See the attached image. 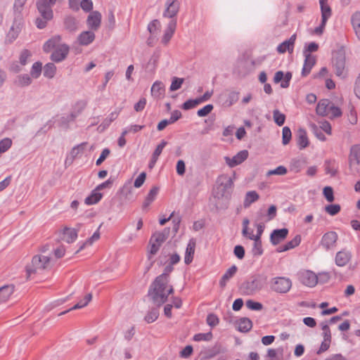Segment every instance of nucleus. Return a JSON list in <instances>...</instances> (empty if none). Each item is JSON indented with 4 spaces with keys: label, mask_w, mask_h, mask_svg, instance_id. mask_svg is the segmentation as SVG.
Wrapping results in <instances>:
<instances>
[{
    "label": "nucleus",
    "mask_w": 360,
    "mask_h": 360,
    "mask_svg": "<svg viewBox=\"0 0 360 360\" xmlns=\"http://www.w3.org/2000/svg\"><path fill=\"white\" fill-rule=\"evenodd\" d=\"M100 238V233L98 231H96L91 238H88L84 243H83L81 246L79 247V250L77 251V252L81 251L83 250L86 245H91L92 243L98 240Z\"/></svg>",
    "instance_id": "54"
},
{
    "label": "nucleus",
    "mask_w": 360,
    "mask_h": 360,
    "mask_svg": "<svg viewBox=\"0 0 360 360\" xmlns=\"http://www.w3.org/2000/svg\"><path fill=\"white\" fill-rule=\"evenodd\" d=\"M14 292L13 285H6L0 288V304L6 302Z\"/></svg>",
    "instance_id": "30"
},
{
    "label": "nucleus",
    "mask_w": 360,
    "mask_h": 360,
    "mask_svg": "<svg viewBox=\"0 0 360 360\" xmlns=\"http://www.w3.org/2000/svg\"><path fill=\"white\" fill-rule=\"evenodd\" d=\"M341 207L338 204H330L325 207V211L331 216H335L340 212Z\"/></svg>",
    "instance_id": "55"
},
{
    "label": "nucleus",
    "mask_w": 360,
    "mask_h": 360,
    "mask_svg": "<svg viewBox=\"0 0 360 360\" xmlns=\"http://www.w3.org/2000/svg\"><path fill=\"white\" fill-rule=\"evenodd\" d=\"M165 10L163 12L165 18H173L175 17L180 8V3L177 0H167L165 3Z\"/></svg>",
    "instance_id": "13"
},
{
    "label": "nucleus",
    "mask_w": 360,
    "mask_h": 360,
    "mask_svg": "<svg viewBox=\"0 0 360 360\" xmlns=\"http://www.w3.org/2000/svg\"><path fill=\"white\" fill-rule=\"evenodd\" d=\"M69 53V46L65 44L58 45L51 55V59L56 63L64 60Z\"/></svg>",
    "instance_id": "12"
},
{
    "label": "nucleus",
    "mask_w": 360,
    "mask_h": 360,
    "mask_svg": "<svg viewBox=\"0 0 360 360\" xmlns=\"http://www.w3.org/2000/svg\"><path fill=\"white\" fill-rule=\"evenodd\" d=\"M77 117V114H75V112H71L70 115L62 116L58 120V124L60 127L67 129L69 123L74 122Z\"/></svg>",
    "instance_id": "37"
},
{
    "label": "nucleus",
    "mask_w": 360,
    "mask_h": 360,
    "mask_svg": "<svg viewBox=\"0 0 360 360\" xmlns=\"http://www.w3.org/2000/svg\"><path fill=\"white\" fill-rule=\"evenodd\" d=\"M86 144H87L86 142H83L80 144L75 146V147H73L72 148L70 153V158L72 159V161L73 160H75L77 156H79V155L83 153Z\"/></svg>",
    "instance_id": "42"
},
{
    "label": "nucleus",
    "mask_w": 360,
    "mask_h": 360,
    "mask_svg": "<svg viewBox=\"0 0 360 360\" xmlns=\"http://www.w3.org/2000/svg\"><path fill=\"white\" fill-rule=\"evenodd\" d=\"M102 198V194L99 193L96 188L91 193L85 198V203L86 205H94L99 202Z\"/></svg>",
    "instance_id": "40"
},
{
    "label": "nucleus",
    "mask_w": 360,
    "mask_h": 360,
    "mask_svg": "<svg viewBox=\"0 0 360 360\" xmlns=\"http://www.w3.org/2000/svg\"><path fill=\"white\" fill-rule=\"evenodd\" d=\"M159 316V310L158 308H153L151 309L146 315L144 319L145 321L148 323H153L155 321Z\"/></svg>",
    "instance_id": "47"
},
{
    "label": "nucleus",
    "mask_w": 360,
    "mask_h": 360,
    "mask_svg": "<svg viewBox=\"0 0 360 360\" xmlns=\"http://www.w3.org/2000/svg\"><path fill=\"white\" fill-rule=\"evenodd\" d=\"M78 229H71L65 227L63 230L62 239L68 243H72L77 238Z\"/></svg>",
    "instance_id": "26"
},
{
    "label": "nucleus",
    "mask_w": 360,
    "mask_h": 360,
    "mask_svg": "<svg viewBox=\"0 0 360 360\" xmlns=\"http://www.w3.org/2000/svg\"><path fill=\"white\" fill-rule=\"evenodd\" d=\"M64 25L65 29L70 32H74L77 30L78 22L74 17L68 16L65 18Z\"/></svg>",
    "instance_id": "41"
},
{
    "label": "nucleus",
    "mask_w": 360,
    "mask_h": 360,
    "mask_svg": "<svg viewBox=\"0 0 360 360\" xmlns=\"http://www.w3.org/2000/svg\"><path fill=\"white\" fill-rule=\"evenodd\" d=\"M60 36H56L52 37L51 39H49L43 46V50L46 53L50 52L52 49H54V50L56 49V47L60 45L59 43L60 41Z\"/></svg>",
    "instance_id": "35"
},
{
    "label": "nucleus",
    "mask_w": 360,
    "mask_h": 360,
    "mask_svg": "<svg viewBox=\"0 0 360 360\" xmlns=\"http://www.w3.org/2000/svg\"><path fill=\"white\" fill-rule=\"evenodd\" d=\"M255 240L253 248H252V254L254 255H262L263 253V250L262 247V242L260 239L253 238Z\"/></svg>",
    "instance_id": "58"
},
{
    "label": "nucleus",
    "mask_w": 360,
    "mask_h": 360,
    "mask_svg": "<svg viewBox=\"0 0 360 360\" xmlns=\"http://www.w3.org/2000/svg\"><path fill=\"white\" fill-rule=\"evenodd\" d=\"M292 78V73L290 72H288L284 75L283 71H278L275 73L274 77V82L277 84L279 83L283 80V82L281 84V86L282 88H287L290 85V81Z\"/></svg>",
    "instance_id": "19"
},
{
    "label": "nucleus",
    "mask_w": 360,
    "mask_h": 360,
    "mask_svg": "<svg viewBox=\"0 0 360 360\" xmlns=\"http://www.w3.org/2000/svg\"><path fill=\"white\" fill-rule=\"evenodd\" d=\"M169 233V229H165L162 231H156L151 236L152 242L156 243L160 245L167 239Z\"/></svg>",
    "instance_id": "29"
},
{
    "label": "nucleus",
    "mask_w": 360,
    "mask_h": 360,
    "mask_svg": "<svg viewBox=\"0 0 360 360\" xmlns=\"http://www.w3.org/2000/svg\"><path fill=\"white\" fill-rule=\"evenodd\" d=\"M101 14L97 11H91L87 17L86 24L91 30L96 31L101 23Z\"/></svg>",
    "instance_id": "15"
},
{
    "label": "nucleus",
    "mask_w": 360,
    "mask_h": 360,
    "mask_svg": "<svg viewBox=\"0 0 360 360\" xmlns=\"http://www.w3.org/2000/svg\"><path fill=\"white\" fill-rule=\"evenodd\" d=\"M165 94L164 85L161 82L156 81L151 87V95L155 98H161Z\"/></svg>",
    "instance_id": "36"
},
{
    "label": "nucleus",
    "mask_w": 360,
    "mask_h": 360,
    "mask_svg": "<svg viewBox=\"0 0 360 360\" xmlns=\"http://www.w3.org/2000/svg\"><path fill=\"white\" fill-rule=\"evenodd\" d=\"M332 102L328 99L321 100L316 106V112L323 117H328L330 114V108Z\"/></svg>",
    "instance_id": "23"
},
{
    "label": "nucleus",
    "mask_w": 360,
    "mask_h": 360,
    "mask_svg": "<svg viewBox=\"0 0 360 360\" xmlns=\"http://www.w3.org/2000/svg\"><path fill=\"white\" fill-rule=\"evenodd\" d=\"M297 144L300 150L307 148L309 146V140L305 129L300 128L296 135Z\"/></svg>",
    "instance_id": "25"
},
{
    "label": "nucleus",
    "mask_w": 360,
    "mask_h": 360,
    "mask_svg": "<svg viewBox=\"0 0 360 360\" xmlns=\"http://www.w3.org/2000/svg\"><path fill=\"white\" fill-rule=\"evenodd\" d=\"M23 25V19L18 20L17 18H14L13 25L6 37V43L11 44L18 38Z\"/></svg>",
    "instance_id": "10"
},
{
    "label": "nucleus",
    "mask_w": 360,
    "mask_h": 360,
    "mask_svg": "<svg viewBox=\"0 0 360 360\" xmlns=\"http://www.w3.org/2000/svg\"><path fill=\"white\" fill-rule=\"evenodd\" d=\"M223 352V348L220 344H215L213 347L208 349L206 351V356L207 358H212L219 353Z\"/></svg>",
    "instance_id": "46"
},
{
    "label": "nucleus",
    "mask_w": 360,
    "mask_h": 360,
    "mask_svg": "<svg viewBox=\"0 0 360 360\" xmlns=\"http://www.w3.org/2000/svg\"><path fill=\"white\" fill-rule=\"evenodd\" d=\"M160 246L161 245H160L159 244L154 243V241L152 242V240L150 239L149 248H148V260L150 261L152 259V257L157 254V252L160 250Z\"/></svg>",
    "instance_id": "48"
},
{
    "label": "nucleus",
    "mask_w": 360,
    "mask_h": 360,
    "mask_svg": "<svg viewBox=\"0 0 360 360\" xmlns=\"http://www.w3.org/2000/svg\"><path fill=\"white\" fill-rule=\"evenodd\" d=\"M273 118L277 125L282 126L285 123V115L276 109L273 111Z\"/></svg>",
    "instance_id": "50"
},
{
    "label": "nucleus",
    "mask_w": 360,
    "mask_h": 360,
    "mask_svg": "<svg viewBox=\"0 0 360 360\" xmlns=\"http://www.w3.org/2000/svg\"><path fill=\"white\" fill-rule=\"evenodd\" d=\"M283 349H269L266 360H282Z\"/></svg>",
    "instance_id": "43"
},
{
    "label": "nucleus",
    "mask_w": 360,
    "mask_h": 360,
    "mask_svg": "<svg viewBox=\"0 0 360 360\" xmlns=\"http://www.w3.org/2000/svg\"><path fill=\"white\" fill-rule=\"evenodd\" d=\"M50 258L46 256L35 255L32 259L31 264L26 266L27 278H30L32 274H38L46 269L49 265Z\"/></svg>",
    "instance_id": "4"
},
{
    "label": "nucleus",
    "mask_w": 360,
    "mask_h": 360,
    "mask_svg": "<svg viewBox=\"0 0 360 360\" xmlns=\"http://www.w3.org/2000/svg\"><path fill=\"white\" fill-rule=\"evenodd\" d=\"M248 156V153L247 150H241L239 153H238L236 155H234L233 158H229L225 157V161L226 163L230 167H234L240 164H241L243 162H244Z\"/></svg>",
    "instance_id": "17"
},
{
    "label": "nucleus",
    "mask_w": 360,
    "mask_h": 360,
    "mask_svg": "<svg viewBox=\"0 0 360 360\" xmlns=\"http://www.w3.org/2000/svg\"><path fill=\"white\" fill-rule=\"evenodd\" d=\"M184 82V78H179L176 77H174L172 78V82L169 87V90L171 91H174L179 89L181 87L182 84Z\"/></svg>",
    "instance_id": "57"
},
{
    "label": "nucleus",
    "mask_w": 360,
    "mask_h": 360,
    "mask_svg": "<svg viewBox=\"0 0 360 360\" xmlns=\"http://www.w3.org/2000/svg\"><path fill=\"white\" fill-rule=\"evenodd\" d=\"M301 242V236L297 235L293 239L286 243L284 245L280 246L276 249V252H282L290 250L298 246Z\"/></svg>",
    "instance_id": "28"
},
{
    "label": "nucleus",
    "mask_w": 360,
    "mask_h": 360,
    "mask_svg": "<svg viewBox=\"0 0 360 360\" xmlns=\"http://www.w3.org/2000/svg\"><path fill=\"white\" fill-rule=\"evenodd\" d=\"M32 79L31 77L25 74V75H20L18 77L17 80L15 81V83L19 86H26L31 84Z\"/></svg>",
    "instance_id": "51"
},
{
    "label": "nucleus",
    "mask_w": 360,
    "mask_h": 360,
    "mask_svg": "<svg viewBox=\"0 0 360 360\" xmlns=\"http://www.w3.org/2000/svg\"><path fill=\"white\" fill-rule=\"evenodd\" d=\"M12 146V140L10 138H4L0 141V151L5 153Z\"/></svg>",
    "instance_id": "60"
},
{
    "label": "nucleus",
    "mask_w": 360,
    "mask_h": 360,
    "mask_svg": "<svg viewBox=\"0 0 360 360\" xmlns=\"http://www.w3.org/2000/svg\"><path fill=\"white\" fill-rule=\"evenodd\" d=\"M160 29V22L158 20H153L148 25V30L151 35L157 34Z\"/></svg>",
    "instance_id": "53"
},
{
    "label": "nucleus",
    "mask_w": 360,
    "mask_h": 360,
    "mask_svg": "<svg viewBox=\"0 0 360 360\" xmlns=\"http://www.w3.org/2000/svg\"><path fill=\"white\" fill-rule=\"evenodd\" d=\"M314 134L316 137L321 141H326V138L323 133V131L320 129L315 124L311 125Z\"/></svg>",
    "instance_id": "64"
},
{
    "label": "nucleus",
    "mask_w": 360,
    "mask_h": 360,
    "mask_svg": "<svg viewBox=\"0 0 360 360\" xmlns=\"http://www.w3.org/2000/svg\"><path fill=\"white\" fill-rule=\"evenodd\" d=\"M233 179L228 174L219 175L217 179L215 196L218 198H229L232 193Z\"/></svg>",
    "instance_id": "2"
},
{
    "label": "nucleus",
    "mask_w": 360,
    "mask_h": 360,
    "mask_svg": "<svg viewBox=\"0 0 360 360\" xmlns=\"http://www.w3.org/2000/svg\"><path fill=\"white\" fill-rule=\"evenodd\" d=\"M351 23L356 37L360 41V11H356L352 14Z\"/></svg>",
    "instance_id": "34"
},
{
    "label": "nucleus",
    "mask_w": 360,
    "mask_h": 360,
    "mask_svg": "<svg viewBox=\"0 0 360 360\" xmlns=\"http://www.w3.org/2000/svg\"><path fill=\"white\" fill-rule=\"evenodd\" d=\"M42 64L39 62H36L32 65L31 70V75L34 78H37L39 77L41 72Z\"/></svg>",
    "instance_id": "59"
},
{
    "label": "nucleus",
    "mask_w": 360,
    "mask_h": 360,
    "mask_svg": "<svg viewBox=\"0 0 360 360\" xmlns=\"http://www.w3.org/2000/svg\"><path fill=\"white\" fill-rule=\"evenodd\" d=\"M304 58L305 59L302 70V75L303 77H306L310 73L311 68L316 64V57L311 53H307L306 56H304Z\"/></svg>",
    "instance_id": "21"
},
{
    "label": "nucleus",
    "mask_w": 360,
    "mask_h": 360,
    "mask_svg": "<svg viewBox=\"0 0 360 360\" xmlns=\"http://www.w3.org/2000/svg\"><path fill=\"white\" fill-rule=\"evenodd\" d=\"M173 269L172 265H167L163 273L158 276L150 286L148 295L158 307L164 304L167 300L169 295L174 291L172 285L168 286L169 275Z\"/></svg>",
    "instance_id": "1"
},
{
    "label": "nucleus",
    "mask_w": 360,
    "mask_h": 360,
    "mask_svg": "<svg viewBox=\"0 0 360 360\" xmlns=\"http://www.w3.org/2000/svg\"><path fill=\"white\" fill-rule=\"evenodd\" d=\"M259 199V195L256 191H248L245 195V199L244 200V207H249L252 202L257 201Z\"/></svg>",
    "instance_id": "44"
},
{
    "label": "nucleus",
    "mask_w": 360,
    "mask_h": 360,
    "mask_svg": "<svg viewBox=\"0 0 360 360\" xmlns=\"http://www.w3.org/2000/svg\"><path fill=\"white\" fill-rule=\"evenodd\" d=\"M325 170L326 174H330V176H334L336 175L338 166L336 164L335 160H326L325 161Z\"/></svg>",
    "instance_id": "39"
},
{
    "label": "nucleus",
    "mask_w": 360,
    "mask_h": 360,
    "mask_svg": "<svg viewBox=\"0 0 360 360\" xmlns=\"http://www.w3.org/2000/svg\"><path fill=\"white\" fill-rule=\"evenodd\" d=\"M246 307L254 311H260L263 309V305L262 303L253 301L252 300H249L246 302Z\"/></svg>",
    "instance_id": "61"
},
{
    "label": "nucleus",
    "mask_w": 360,
    "mask_h": 360,
    "mask_svg": "<svg viewBox=\"0 0 360 360\" xmlns=\"http://www.w3.org/2000/svg\"><path fill=\"white\" fill-rule=\"evenodd\" d=\"M96 35L93 30L84 31L77 37V41L81 46H88L95 39Z\"/></svg>",
    "instance_id": "20"
},
{
    "label": "nucleus",
    "mask_w": 360,
    "mask_h": 360,
    "mask_svg": "<svg viewBox=\"0 0 360 360\" xmlns=\"http://www.w3.org/2000/svg\"><path fill=\"white\" fill-rule=\"evenodd\" d=\"M206 321L208 326L214 327L219 324V319L216 314L212 313L207 315Z\"/></svg>",
    "instance_id": "63"
},
{
    "label": "nucleus",
    "mask_w": 360,
    "mask_h": 360,
    "mask_svg": "<svg viewBox=\"0 0 360 360\" xmlns=\"http://www.w3.org/2000/svg\"><path fill=\"white\" fill-rule=\"evenodd\" d=\"M292 138V132L288 127H284L282 129V143L284 146L288 145Z\"/></svg>",
    "instance_id": "52"
},
{
    "label": "nucleus",
    "mask_w": 360,
    "mask_h": 360,
    "mask_svg": "<svg viewBox=\"0 0 360 360\" xmlns=\"http://www.w3.org/2000/svg\"><path fill=\"white\" fill-rule=\"evenodd\" d=\"M27 0H14L13 6V16L17 18L18 20L23 19V10Z\"/></svg>",
    "instance_id": "27"
},
{
    "label": "nucleus",
    "mask_w": 360,
    "mask_h": 360,
    "mask_svg": "<svg viewBox=\"0 0 360 360\" xmlns=\"http://www.w3.org/2000/svg\"><path fill=\"white\" fill-rule=\"evenodd\" d=\"M176 27V20L172 19L167 25L165 31L164 35L162 39V42L164 44H167L172 37Z\"/></svg>",
    "instance_id": "24"
},
{
    "label": "nucleus",
    "mask_w": 360,
    "mask_h": 360,
    "mask_svg": "<svg viewBox=\"0 0 360 360\" xmlns=\"http://www.w3.org/2000/svg\"><path fill=\"white\" fill-rule=\"evenodd\" d=\"M331 65L337 77L341 78H345L347 77L346 58L343 52L337 51L333 53Z\"/></svg>",
    "instance_id": "5"
},
{
    "label": "nucleus",
    "mask_w": 360,
    "mask_h": 360,
    "mask_svg": "<svg viewBox=\"0 0 360 360\" xmlns=\"http://www.w3.org/2000/svg\"><path fill=\"white\" fill-rule=\"evenodd\" d=\"M329 110L330 114L328 117L330 119L339 117L342 115L341 110L338 107L335 106L333 102Z\"/></svg>",
    "instance_id": "62"
},
{
    "label": "nucleus",
    "mask_w": 360,
    "mask_h": 360,
    "mask_svg": "<svg viewBox=\"0 0 360 360\" xmlns=\"http://www.w3.org/2000/svg\"><path fill=\"white\" fill-rule=\"evenodd\" d=\"M321 12V19H323V22H327L328 18L331 16L332 12L331 8L328 4V0H319Z\"/></svg>",
    "instance_id": "32"
},
{
    "label": "nucleus",
    "mask_w": 360,
    "mask_h": 360,
    "mask_svg": "<svg viewBox=\"0 0 360 360\" xmlns=\"http://www.w3.org/2000/svg\"><path fill=\"white\" fill-rule=\"evenodd\" d=\"M237 270L238 268L236 265H233L228 269L219 281L220 287L224 288L227 282L236 274Z\"/></svg>",
    "instance_id": "31"
},
{
    "label": "nucleus",
    "mask_w": 360,
    "mask_h": 360,
    "mask_svg": "<svg viewBox=\"0 0 360 360\" xmlns=\"http://www.w3.org/2000/svg\"><path fill=\"white\" fill-rule=\"evenodd\" d=\"M352 257V252L346 248H343L336 253L335 257V263L337 266L343 267L349 262Z\"/></svg>",
    "instance_id": "11"
},
{
    "label": "nucleus",
    "mask_w": 360,
    "mask_h": 360,
    "mask_svg": "<svg viewBox=\"0 0 360 360\" xmlns=\"http://www.w3.org/2000/svg\"><path fill=\"white\" fill-rule=\"evenodd\" d=\"M239 93L238 92H236V91H230L227 95H226V99L225 101V103L224 104L226 105V106H231L233 104H234L235 103H236L239 98Z\"/></svg>",
    "instance_id": "49"
},
{
    "label": "nucleus",
    "mask_w": 360,
    "mask_h": 360,
    "mask_svg": "<svg viewBox=\"0 0 360 360\" xmlns=\"http://www.w3.org/2000/svg\"><path fill=\"white\" fill-rule=\"evenodd\" d=\"M91 299H92V294L91 293L87 294L84 297L83 300H81L76 304H75L72 308H70V309H68L66 311L60 312L58 314V316L64 315L66 313H68V311H72V310L78 309H81V308L84 307L85 306H86L89 304V302L91 300Z\"/></svg>",
    "instance_id": "33"
},
{
    "label": "nucleus",
    "mask_w": 360,
    "mask_h": 360,
    "mask_svg": "<svg viewBox=\"0 0 360 360\" xmlns=\"http://www.w3.org/2000/svg\"><path fill=\"white\" fill-rule=\"evenodd\" d=\"M56 71V65L52 63H49L44 67V76L51 79L55 76Z\"/></svg>",
    "instance_id": "45"
},
{
    "label": "nucleus",
    "mask_w": 360,
    "mask_h": 360,
    "mask_svg": "<svg viewBox=\"0 0 360 360\" xmlns=\"http://www.w3.org/2000/svg\"><path fill=\"white\" fill-rule=\"evenodd\" d=\"M57 0H37L36 3L37 8L40 14H42L46 18H53V13L52 8L56 4Z\"/></svg>",
    "instance_id": "8"
},
{
    "label": "nucleus",
    "mask_w": 360,
    "mask_h": 360,
    "mask_svg": "<svg viewBox=\"0 0 360 360\" xmlns=\"http://www.w3.org/2000/svg\"><path fill=\"white\" fill-rule=\"evenodd\" d=\"M238 325V330L243 333H247L250 331L252 327V321L245 317L240 319Z\"/></svg>",
    "instance_id": "38"
},
{
    "label": "nucleus",
    "mask_w": 360,
    "mask_h": 360,
    "mask_svg": "<svg viewBox=\"0 0 360 360\" xmlns=\"http://www.w3.org/2000/svg\"><path fill=\"white\" fill-rule=\"evenodd\" d=\"M288 232L286 228L274 230L270 235V242L273 245H278L287 238Z\"/></svg>",
    "instance_id": "16"
},
{
    "label": "nucleus",
    "mask_w": 360,
    "mask_h": 360,
    "mask_svg": "<svg viewBox=\"0 0 360 360\" xmlns=\"http://www.w3.org/2000/svg\"><path fill=\"white\" fill-rule=\"evenodd\" d=\"M338 239V233L335 231H328L324 233L320 241V245L326 251L335 248Z\"/></svg>",
    "instance_id": "9"
},
{
    "label": "nucleus",
    "mask_w": 360,
    "mask_h": 360,
    "mask_svg": "<svg viewBox=\"0 0 360 360\" xmlns=\"http://www.w3.org/2000/svg\"><path fill=\"white\" fill-rule=\"evenodd\" d=\"M196 245V240L195 238H191L187 244L186 249L184 262L186 264H189L193 259L195 253V248Z\"/></svg>",
    "instance_id": "22"
},
{
    "label": "nucleus",
    "mask_w": 360,
    "mask_h": 360,
    "mask_svg": "<svg viewBox=\"0 0 360 360\" xmlns=\"http://www.w3.org/2000/svg\"><path fill=\"white\" fill-rule=\"evenodd\" d=\"M212 339V333L211 332L206 333H197L193 337V340L195 342L210 341Z\"/></svg>",
    "instance_id": "56"
},
{
    "label": "nucleus",
    "mask_w": 360,
    "mask_h": 360,
    "mask_svg": "<svg viewBox=\"0 0 360 360\" xmlns=\"http://www.w3.org/2000/svg\"><path fill=\"white\" fill-rule=\"evenodd\" d=\"M270 287L273 291L277 293L285 294L290 290L292 281L286 277H275L271 280Z\"/></svg>",
    "instance_id": "7"
},
{
    "label": "nucleus",
    "mask_w": 360,
    "mask_h": 360,
    "mask_svg": "<svg viewBox=\"0 0 360 360\" xmlns=\"http://www.w3.org/2000/svg\"><path fill=\"white\" fill-rule=\"evenodd\" d=\"M267 276L263 274H257L252 279L243 283L242 289L244 293L248 295H253L261 290L266 285Z\"/></svg>",
    "instance_id": "3"
},
{
    "label": "nucleus",
    "mask_w": 360,
    "mask_h": 360,
    "mask_svg": "<svg viewBox=\"0 0 360 360\" xmlns=\"http://www.w3.org/2000/svg\"><path fill=\"white\" fill-rule=\"evenodd\" d=\"M300 282L308 287H314L318 283L317 276L311 271H304L299 276Z\"/></svg>",
    "instance_id": "14"
},
{
    "label": "nucleus",
    "mask_w": 360,
    "mask_h": 360,
    "mask_svg": "<svg viewBox=\"0 0 360 360\" xmlns=\"http://www.w3.org/2000/svg\"><path fill=\"white\" fill-rule=\"evenodd\" d=\"M296 38V34H292L288 40L284 41L277 46V51L280 53H284L286 51L290 53H292Z\"/></svg>",
    "instance_id": "18"
},
{
    "label": "nucleus",
    "mask_w": 360,
    "mask_h": 360,
    "mask_svg": "<svg viewBox=\"0 0 360 360\" xmlns=\"http://www.w3.org/2000/svg\"><path fill=\"white\" fill-rule=\"evenodd\" d=\"M349 169L352 175L360 173V145H354L350 148Z\"/></svg>",
    "instance_id": "6"
}]
</instances>
